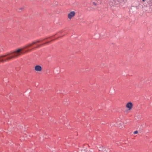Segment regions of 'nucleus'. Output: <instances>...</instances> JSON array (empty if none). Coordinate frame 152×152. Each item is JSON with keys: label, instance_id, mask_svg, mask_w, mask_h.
I'll use <instances>...</instances> for the list:
<instances>
[{"label": "nucleus", "instance_id": "1", "mask_svg": "<svg viewBox=\"0 0 152 152\" xmlns=\"http://www.w3.org/2000/svg\"><path fill=\"white\" fill-rule=\"evenodd\" d=\"M133 106V104L132 102H129L127 103L126 105V107L129 110H131Z\"/></svg>", "mask_w": 152, "mask_h": 152}, {"label": "nucleus", "instance_id": "2", "mask_svg": "<svg viewBox=\"0 0 152 152\" xmlns=\"http://www.w3.org/2000/svg\"><path fill=\"white\" fill-rule=\"evenodd\" d=\"M75 15V12L74 11H72L68 15V18L71 19L72 17L74 16Z\"/></svg>", "mask_w": 152, "mask_h": 152}, {"label": "nucleus", "instance_id": "3", "mask_svg": "<svg viewBox=\"0 0 152 152\" xmlns=\"http://www.w3.org/2000/svg\"><path fill=\"white\" fill-rule=\"evenodd\" d=\"M35 70L37 72H41L42 70V68L39 65H36L35 67Z\"/></svg>", "mask_w": 152, "mask_h": 152}, {"label": "nucleus", "instance_id": "4", "mask_svg": "<svg viewBox=\"0 0 152 152\" xmlns=\"http://www.w3.org/2000/svg\"><path fill=\"white\" fill-rule=\"evenodd\" d=\"M53 40H51V41H49V42H46L45 43H44L43 44H40V45H38L37 46L36 48H39L40 47H41L43 45H48L49 44V43L52 41H53Z\"/></svg>", "mask_w": 152, "mask_h": 152}, {"label": "nucleus", "instance_id": "5", "mask_svg": "<svg viewBox=\"0 0 152 152\" xmlns=\"http://www.w3.org/2000/svg\"><path fill=\"white\" fill-rule=\"evenodd\" d=\"M48 39V38H46L45 39H40L38 40H37L33 42L35 43V44L37 43L40 42L44 41V40Z\"/></svg>", "mask_w": 152, "mask_h": 152}, {"label": "nucleus", "instance_id": "6", "mask_svg": "<svg viewBox=\"0 0 152 152\" xmlns=\"http://www.w3.org/2000/svg\"><path fill=\"white\" fill-rule=\"evenodd\" d=\"M34 44H35V43L33 42L32 43L29 44L28 45H25L24 47V48H27L30 47L31 46H32V45Z\"/></svg>", "mask_w": 152, "mask_h": 152}, {"label": "nucleus", "instance_id": "7", "mask_svg": "<svg viewBox=\"0 0 152 152\" xmlns=\"http://www.w3.org/2000/svg\"><path fill=\"white\" fill-rule=\"evenodd\" d=\"M138 133V131H134V134H137Z\"/></svg>", "mask_w": 152, "mask_h": 152}, {"label": "nucleus", "instance_id": "8", "mask_svg": "<svg viewBox=\"0 0 152 152\" xmlns=\"http://www.w3.org/2000/svg\"><path fill=\"white\" fill-rule=\"evenodd\" d=\"M93 4H94V5H96V3H95L94 2H93Z\"/></svg>", "mask_w": 152, "mask_h": 152}, {"label": "nucleus", "instance_id": "9", "mask_svg": "<svg viewBox=\"0 0 152 152\" xmlns=\"http://www.w3.org/2000/svg\"><path fill=\"white\" fill-rule=\"evenodd\" d=\"M143 1H145V0H142Z\"/></svg>", "mask_w": 152, "mask_h": 152}]
</instances>
